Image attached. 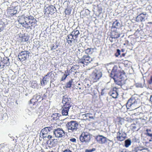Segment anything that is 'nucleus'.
<instances>
[{
  "mask_svg": "<svg viewBox=\"0 0 152 152\" xmlns=\"http://www.w3.org/2000/svg\"><path fill=\"white\" fill-rule=\"evenodd\" d=\"M37 86V82L35 81H33L31 83V86L33 88H35Z\"/></svg>",
  "mask_w": 152,
  "mask_h": 152,
  "instance_id": "nucleus-34",
  "label": "nucleus"
},
{
  "mask_svg": "<svg viewBox=\"0 0 152 152\" xmlns=\"http://www.w3.org/2000/svg\"><path fill=\"white\" fill-rule=\"evenodd\" d=\"M30 53L28 51H21L18 55V57L21 61H23L29 57Z\"/></svg>",
  "mask_w": 152,
  "mask_h": 152,
  "instance_id": "nucleus-11",
  "label": "nucleus"
},
{
  "mask_svg": "<svg viewBox=\"0 0 152 152\" xmlns=\"http://www.w3.org/2000/svg\"><path fill=\"white\" fill-rule=\"evenodd\" d=\"M35 96H34L32 98L29 102V103L31 104H33V106L34 105V104L37 102V100H36L35 98H34Z\"/></svg>",
  "mask_w": 152,
  "mask_h": 152,
  "instance_id": "nucleus-31",
  "label": "nucleus"
},
{
  "mask_svg": "<svg viewBox=\"0 0 152 152\" xmlns=\"http://www.w3.org/2000/svg\"><path fill=\"white\" fill-rule=\"evenodd\" d=\"M95 139L98 143L101 144H105L107 141L113 142L112 140H109L104 136L100 135H97Z\"/></svg>",
  "mask_w": 152,
  "mask_h": 152,
  "instance_id": "nucleus-10",
  "label": "nucleus"
},
{
  "mask_svg": "<svg viewBox=\"0 0 152 152\" xmlns=\"http://www.w3.org/2000/svg\"><path fill=\"white\" fill-rule=\"evenodd\" d=\"M131 127L132 130H135L136 129L137 127L135 124H132L131 125Z\"/></svg>",
  "mask_w": 152,
  "mask_h": 152,
  "instance_id": "nucleus-48",
  "label": "nucleus"
},
{
  "mask_svg": "<svg viewBox=\"0 0 152 152\" xmlns=\"http://www.w3.org/2000/svg\"><path fill=\"white\" fill-rule=\"evenodd\" d=\"M94 50V48H88L85 50V52L88 54H91L93 52Z\"/></svg>",
  "mask_w": 152,
  "mask_h": 152,
  "instance_id": "nucleus-26",
  "label": "nucleus"
},
{
  "mask_svg": "<svg viewBox=\"0 0 152 152\" xmlns=\"http://www.w3.org/2000/svg\"><path fill=\"white\" fill-rule=\"evenodd\" d=\"M3 25L0 24V31H1L3 29Z\"/></svg>",
  "mask_w": 152,
  "mask_h": 152,
  "instance_id": "nucleus-58",
  "label": "nucleus"
},
{
  "mask_svg": "<svg viewBox=\"0 0 152 152\" xmlns=\"http://www.w3.org/2000/svg\"><path fill=\"white\" fill-rule=\"evenodd\" d=\"M139 101L138 100H136L134 99L130 98L126 104V107L127 109L134 110L138 107V105Z\"/></svg>",
  "mask_w": 152,
  "mask_h": 152,
  "instance_id": "nucleus-2",
  "label": "nucleus"
},
{
  "mask_svg": "<svg viewBox=\"0 0 152 152\" xmlns=\"http://www.w3.org/2000/svg\"><path fill=\"white\" fill-rule=\"evenodd\" d=\"M49 81V78L47 77H44L42 80L40 81L42 85L43 84V85H46L47 83Z\"/></svg>",
  "mask_w": 152,
  "mask_h": 152,
  "instance_id": "nucleus-23",
  "label": "nucleus"
},
{
  "mask_svg": "<svg viewBox=\"0 0 152 152\" xmlns=\"http://www.w3.org/2000/svg\"><path fill=\"white\" fill-rule=\"evenodd\" d=\"M92 114L90 113H86L84 115H83L85 116V117H88L89 118L91 119H94V118L93 116H92Z\"/></svg>",
  "mask_w": 152,
  "mask_h": 152,
  "instance_id": "nucleus-33",
  "label": "nucleus"
},
{
  "mask_svg": "<svg viewBox=\"0 0 152 152\" xmlns=\"http://www.w3.org/2000/svg\"><path fill=\"white\" fill-rule=\"evenodd\" d=\"M20 10V6H15L13 9H8L7 10V15L9 17L13 16L18 13Z\"/></svg>",
  "mask_w": 152,
  "mask_h": 152,
  "instance_id": "nucleus-6",
  "label": "nucleus"
},
{
  "mask_svg": "<svg viewBox=\"0 0 152 152\" xmlns=\"http://www.w3.org/2000/svg\"><path fill=\"white\" fill-rule=\"evenodd\" d=\"M135 152H142V147H140L137 148Z\"/></svg>",
  "mask_w": 152,
  "mask_h": 152,
  "instance_id": "nucleus-37",
  "label": "nucleus"
},
{
  "mask_svg": "<svg viewBox=\"0 0 152 152\" xmlns=\"http://www.w3.org/2000/svg\"><path fill=\"white\" fill-rule=\"evenodd\" d=\"M63 152H72L71 151H70L69 149H66L64 150Z\"/></svg>",
  "mask_w": 152,
  "mask_h": 152,
  "instance_id": "nucleus-60",
  "label": "nucleus"
},
{
  "mask_svg": "<svg viewBox=\"0 0 152 152\" xmlns=\"http://www.w3.org/2000/svg\"><path fill=\"white\" fill-rule=\"evenodd\" d=\"M37 20L36 19H33V20L29 21L28 23H26L24 25V27L26 28H31L33 26L35 25V24H36Z\"/></svg>",
  "mask_w": 152,
  "mask_h": 152,
  "instance_id": "nucleus-15",
  "label": "nucleus"
},
{
  "mask_svg": "<svg viewBox=\"0 0 152 152\" xmlns=\"http://www.w3.org/2000/svg\"><path fill=\"white\" fill-rule=\"evenodd\" d=\"M125 151H126L124 150H120L118 152H125Z\"/></svg>",
  "mask_w": 152,
  "mask_h": 152,
  "instance_id": "nucleus-63",
  "label": "nucleus"
},
{
  "mask_svg": "<svg viewBox=\"0 0 152 152\" xmlns=\"http://www.w3.org/2000/svg\"><path fill=\"white\" fill-rule=\"evenodd\" d=\"M120 27V23L116 20L112 24V28H118Z\"/></svg>",
  "mask_w": 152,
  "mask_h": 152,
  "instance_id": "nucleus-22",
  "label": "nucleus"
},
{
  "mask_svg": "<svg viewBox=\"0 0 152 152\" xmlns=\"http://www.w3.org/2000/svg\"><path fill=\"white\" fill-rule=\"evenodd\" d=\"M66 40L67 42L70 45H72V41L71 40L66 39Z\"/></svg>",
  "mask_w": 152,
  "mask_h": 152,
  "instance_id": "nucleus-51",
  "label": "nucleus"
},
{
  "mask_svg": "<svg viewBox=\"0 0 152 152\" xmlns=\"http://www.w3.org/2000/svg\"><path fill=\"white\" fill-rule=\"evenodd\" d=\"M73 80L72 79L70 80L68 82L66 83L65 87L66 88H70L71 87L72 85Z\"/></svg>",
  "mask_w": 152,
  "mask_h": 152,
  "instance_id": "nucleus-27",
  "label": "nucleus"
},
{
  "mask_svg": "<svg viewBox=\"0 0 152 152\" xmlns=\"http://www.w3.org/2000/svg\"><path fill=\"white\" fill-rule=\"evenodd\" d=\"M136 20L137 21H141L142 22V17L141 16L139 15L137 16Z\"/></svg>",
  "mask_w": 152,
  "mask_h": 152,
  "instance_id": "nucleus-38",
  "label": "nucleus"
},
{
  "mask_svg": "<svg viewBox=\"0 0 152 152\" xmlns=\"http://www.w3.org/2000/svg\"><path fill=\"white\" fill-rule=\"evenodd\" d=\"M2 62L1 61L0 62V66L1 67V68H3L6 65L5 64H3Z\"/></svg>",
  "mask_w": 152,
  "mask_h": 152,
  "instance_id": "nucleus-54",
  "label": "nucleus"
},
{
  "mask_svg": "<svg viewBox=\"0 0 152 152\" xmlns=\"http://www.w3.org/2000/svg\"><path fill=\"white\" fill-rule=\"evenodd\" d=\"M69 75V74L68 73V74L65 75V74H64V76L62 77L61 78V80L63 81L67 77V76Z\"/></svg>",
  "mask_w": 152,
  "mask_h": 152,
  "instance_id": "nucleus-46",
  "label": "nucleus"
},
{
  "mask_svg": "<svg viewBox=\"0 0 152 152\" xmlns=\"http://www.w3.org/2000/svg\"><path fill=\"white\" fill-rule=\"evenodd\" d=\"M47 137L49 139H51L52 138V137L50 135H48Z\"/></svg>",
  "mask_w": 152,
  "mask_h": 152,
  "instance_id": "nucleus-61",
  "label": "nucleus"
},
{
  "mask_svg": "<svg viewBox=\"0 0 152 152\" xmlns=\"http://www.w3.org/2000/svg\"><path fill=\"white\" fill-rule=\"evenodd\" d=\"M7 119V115L6 113L1 114V117H0V119L4 120H6Z\"/></svg>",
  "mask_w": 152,
  "mask_h": 152,
  "instance_id": "nucleus-28",
  "label": "nucleus"
},
{
  "mask_svg": "<svg viewBox=\"0 0 152 152\" xmlns=\"http://www.w3.org/2000/svg\"><path fill=\"white\" fill-rule=\"evenodd\" d=\"M131 143V141L129 139H127L125 141V146L126 147H128L129 145H130Z\"/></svg>",
  "mask_w": 152,
  "mask_h": 152,
  "instance_id": "nucleus-25",
  "label": "nucleus"
},
{
  "mask_svg": "<svg viewBox=\"0 0 152 152\" xmlns=\"http://www.w3.org/2000/svg\"><path fill=\"white\" fill-rule=\"evenodd\" d=\"M52 130H53L54 135L56 137H61L65 135V132L62 129L59 128H57L55 129H53Z\"/></svg>",
  "mask_w": 152,
  "mask_h": 152,
  "instance_id": "nucleus-12",
  "label": "nucleus"
},
{
  "mask_svg": "<svg viewBox=\"0 0 152 152\" xmlns=\"http://www.w3.org/2000/svg\"><path fill=\"white\" fill-rule=\"evenodd\" d=\"M45 15L47 16L50 14L51 15L53 14L56 11V9L53 5H50L47 7L45 6L44 8Z\"/></svg>",
  "mask_w": 152,
  "mask_h": 152,
  "instance_id": "nucleus-8",
  "label": "nucleus"
},
{
  "mask_svg": "<svg viewBox=\"0 0 152 152\" xmlns=\"http://www.w3.org/2000/svg\"><path fill=\"white\" fill-rule=\"evenodd\" d=\"M53 127L52 126L45 127L41 130L40 133L47 134L48 132L53 130Z\"/></svg>",
  "mask_w": 152,
  "mask_h": 152,
  "instance_id": "nucleus-18",
  "label": "nucleus"
},
{
  "mask_svg": "<svg viewBox=\"0 0 152 152\" xmlns=\"http://www.w3.org/2000/svg\"><path fill=\"white\" fill-rule=\"evenodd\" d=\"M149 121V118L148 117V114L147 113H145L144 115L143 116V123H145L146 124H147L148 122ZM143 124H144L143 123Z\"/></svg>",
  "mask_w": 152,
  "mask_h": 152,
  "instance_id": "nucleus-20",
  "label": "nucleus"
},
{
  "mask_svg": "<svg viewBox=\"0 0 152 152\" xmlns=\"http://www.w3.org/2000/svg\"><path fill=\"white\" fill-rule=\"evenodd\" d=\"M56 46L54 45H53V46L51 48L52 50H55L58 47V45H56Z\"/></svg>",
  "mask_w": 152,
  "mask_h": 152,
  "instance_id": "nucleus-53",
  "label": "nucleus"
},
{
  "mask_svg": "<svg viewBox=\"0 0 152 152\" xmlns=\"http://www.w3.org/2000/svg\"><path fill=\"white\" fill-rule=\"evenodd\" d=\"M135 86L137 88H142V83H137L135 84Z\"/></svg>",
  "mask_w": 152,
  "mask_h": 152,
  "instance_id": "nucleus-41",
  "label": "nucleus"
},
{
  "mask_svg": "<svg viewBox=\"0 0 152 152\" xmlns=\"http://www.w3.org/2000/svg\"><path fill=\"white\" fill-rule=\"evenodd\" d=\"M111 77H113L115 81L116 84L121 86L125 84L126 79V76L124 73L121 72L118 69L116 66H114L111 71Z\"/></svg>",
  "mask_w": 152,
  "mask_h": 152,
  "instance_id": "nucleus-1",
  "label": "nucleus"
},
{
  "mask_svg": "<svg viewBox=\"0 0 152 152\" xmlns=\"http://www.w3.org/2000/svg\"><path fill=\"white\" fill-rule=\"evenodd\" d=\"M80 83H78L77 85L76 86V88L77 89H81V87L80 86Z\"/></svg>",
  "mask_w": 152,
  "mask_h": 152,
  "instance_id": "nucleus-52",
  "label": "nucleus"
},
{
  "mask_svg": "<svg viewBox=\"0 0 152 152\" xmlns=\"http://www.w3.org/2000/svg\"><path fill=\"white\" fill-rule=\"evenodd\" d=\"M116 90L117 88H113L112 91H110L109 93V94L114 98H117L118 95V92L116 91Z\"/></svg>",
  "mask_w": 152,
  "mask_h": 152,
  "instance_id": "nucleus-16",
  "label": "nucleus"
},
{
  "mask_svg": "<svg viewBox=\"0 0 152 152\" xmlns=\"http://www.w3.org/2000/svg\"><path fill=\"white\" fill-rule=\"evenodd\" d=\"M27 19H28L30 21H32L33 20V19H36L34 18V17L31 16H30L28 17H25Z\"/></svg>",
  "mask_w": 152,
  "mask_h": 152,
  "instance_id": "nucleus-40",
  "label": "nucleus"
},
{
  "mask_svg": "<svg viewBox=\"0 0 152 152\" xmlns=\"http://www.w3.org/2000/svg\"><path fill=\"white\" fill-rule=\"evenodd\" d=\"M120 37V34H118V35L117 37H110L109 38V40L111 42H113L114 41L113 39H115L118 38Z\"/></svg>",
  "mask_w": 152,
  "mask_h": 152,
  "instance_id": "nucleus-35",
  "label": "nucleus"
},
{
  "mask_svg": "<svg viewBox=\"0 0 152 152\" xmlns=\"http://www.w3.org/2000/svg\"><path fill=\"white\" fill-rule=\"evenodd\" d=\"M96 150V149L94 148H93L91 149H86L85 151V152H92L95 151Z\"/></svg>",
  "mask_w": 152,
  "mask_h": 152,
  "instance_id": "nucleus-43",
  "label": "nucleus"
},
{
  "mask_svg": "<svg viewBox=\"0 0 152 152\" xmlns=\"http://www.w3.org/2000/svg\"><path fill=\"white\" fill-rule=\"evenodd\" d=\"M79 139L82 142L88 143L91 139V136L88 133H83L80 135Z\"/></svg>",
  "mask_w": 152,
  "mask_h": 152,
  "instance_id": "nucleus-7",
  "label": "nucleus"
},
{
  "mask_svg": "<svg viewBox=\"0 0 152 152\" xmlns=\"http://www.w3.org/2000/svg\"><path fill=\"white\" fill-rule=\"evenodd\" d=\"M143 152H149L147 148H143Z\"/></svg>",
  "mask_w": 152,
  "mask_h": 152,
  "instance_id": "nucleus-56",
  "label": "nucleus"
},
{
  "mask_svg": "<svg viewBox=\"0 0 152 152\" xmlns=\"http://www.w3.org/2000/svg\"><path fill=\"white\" fill-rule=\"evenodd\" d=\"M64 1L65 3H67V7H68L69 5L71 0H63Z\"/></svg>",
  "mask_w": 152,
  "mask_h": 152,
  "instance_id": "nucleus-50",
  "label": "nucleus"
},
{
  "mask_svg": "<svg viewBox=\"0 0 152 152\" xmlns=\"http://www.w3.org/2000/svg\"><path fill=\"white\" fill-rule=\"evenodd\" d=\"M145 125L143 124V133L145 137L150 138L149 141H152V131Z\"/></svg>",
  "mask_w": 152,
  "mask_h": 152,
  "instance_id": "nucleus-5",
  "label": "nucleus"
},
{
  "mask_svg": "<svg viewBox=\"0 0 152 152\" xmlns=\"http://www.w3.org/2000/svg\"><path fill=\"white\" fill-rule=\"evenodd\" d=\"M67 37L68 39L72 40L73 39L74 40V37L71 34L68 35Z\"/></svg>",
  "mask_w": 152,
  "mask_h": 152,
  "instance_id": "nucleus-44",
  "label": "nucleus"
},
{
  "mask_svg": "<svg viewBox=\"0 0 152 152\" xmlns=\"http://www.w3.org/2000/svg\"><path fill=\"white\" fill-rule=\"evenodd\" d=\"M30 20H29L28 19H26V18L25 17H24V22L25 23H28L29 21Z\"/></svg>",
  "mask_w": 152,
  "mask_h": 152,
  "instance_id": "nucleus-57",
  "label": "nucleus"
},
{
  "mask_svg": "<svg viewBox=\"0 0 152 152\" xmlns=\"http://www.w3.org/2000/svg\"><path fill=\"white\" fill-rule=\"evenodd\" d=\"M29 39V37L28 36H23L22 37L21 40L22 42H27Z\"/></svg>",
  "mask_w": 152,
  "mask_h": 152,
  "instance_id": "nucleus-32",
  "label": "nucleus"
},
{
  "mask_svg": "<svg viewBox=\"0 0 152 152\" xmlns=\"http://www.w3.org/2000/svg\"><path fill=\"white\" fill-rule=\"evenodd\" d=\"M28 109H29L30 110H31V111H34V112L35 111V108H34V107H31L30 108H29Z\"/></svg>",
  "mask_w": 152,
  "mask_h": 152,
  "instance_id": "nucleus-55",
  "label": "nucleus"
},
{
  "mask_svg": "<svg viewBox=\"0 0 152 152\" xmlns=\"http://www.w3.org/2000/svg\"><path fill=\"white\" fill-rule=\"evenodd\" d=\"M54 76V75L52 72H48L45 76V77H50L51 79Z\"/></svg>",
  "mask_w": 152,
  "mask_h": 152,
  "instance_id": "nucleus-29",
  "label": "nucleus"
},
{
  "mask_svg": "<svg viewBox=\"0 0 152 152\" xmlns=\"http://www.w3.org/2000/svg\"><path fill=\"white\" fill-rule=\"evenodd\" d=\"M62 103L63 106L71 107L72 104L71 99L69 96L66 95L63 96Z\"/></svg>",
  "mask_w": 152,
  "mask_h": 152,
  "instance_id": "nucleus-13",
  "label": "nucleus"
},
{
  "mask_svg": "<svg viewBox=\"0 0 152 152\" xmlns=\"http://www.w3.org/2000/svg\"><path fill=\"white\" fill-rule=\"evenodd\" d=\"M1 61L3 64H4L6 66H9L10 64L9 58L7 57H5L3 58H1Z\"/></svg>",
  "mask_w": 152,
  "mask_h": 152,
  "instance_id": "nucleus-19",
  "label": "nucleus"
},
{
  "mask_svg": "<svg viewBox=\"0 0 152 152\" xmlns=\"http://www.w3.org/2000/svg\"><path fill=\"white\" fill-rule=\"evenodd\" d=\"M44 134L42 133H40V136L41 137H42V138H44L47 137V134Z\"/></svg>",
  "mask_w": 152,
  "mask_h": 152,
  "instance_id": "nucleus-42",
  "label": "nucleus"
},
{
  "mask_svg": "<svg viewBox=\"0 0 152 152\" xmlns=\"http://www.w3.org/2000/svg\"><path fill=\"white\" fill-rule=\"evenodd\" d=\"M29 109H27L26 110V113L29 115H31L33 113H34V111H31Z\"/></svg>",
  "mask_w": 152,
  "mask_h": 152,
  "instance_id": "nucleus-39",
  "label": "nucleus"
},
{
  "mask_svg": "<svg viewBox=\"0 0 152 152\" xmlns=\"http://www.w3.org/2000/svg\"><path fill=\"white\" fill-rule=\"evenodd\" d=\"M71 10L69 9H66L65 10V13L66 15H69L71 13Z\"/></svg>",
  "mask_w": 152,
  "mask_h": 152,
  "instance_id": "nucleus-45",
  "label": "nucleus"
},
{
  "mask_svg": "<svg viewBox=\"0 0 152 152\" xmlns=\"http://www.w3.org/2000/svg\"><path fill=\"white\" fill-rule=\"evenodd\" d=\"M120 50L118 49L117 50V52L115 53V56L116 57H118L119 55H120Z\"/></svg>",
  "mask_w": 152,
  "mask_h": 152,
  "instance_id": "nucleus-47",
  "label": "nucleus"
},
{
  "mask_svg": "<svg viewBox=\"0 0 152 152\" xmlns=\"http://www.w3.org/2000/svg\"><path fill=\"white\" fill-rule=\"evenodd\" d=\"M35 99L36 100H37V102L38 101H39L40 102L41 100H42L43 99V98L41 99V96L40 95H36V96L35 97Z\"/></svg>",
  "mask_w": 152,
  "mask_h": 152,
  "instance_id": "nucleus-30",
  "label": "nucleus"
},
{
  "mask_svg": "<svg viewBox=\"0 0 152 152\" xmlns=\"http://www.w3.org/2000/svg\"><path fill=\"white\" fill-rule=\"evenodd\" d=\"M78 66L77 65H75L73 66L71 68V69L74 70H76L77 69H78Z\"/></svg>",
  "mask_w": 152,
  "mask_h": 152,
  "instance_id": "nucleus-49",
  "label": "nucleus"
},
{
  "mask_svg": "<svg viewBox=\"0 0 152 152\" xmlns=\"http://www.w3.org/2000/svg\"><path fill=\"white\" fill-rule=\"evenodd\" d=\"M19 23L21 24L24 27V25L25 24L24 22V17H21L18 20Z\"/></svg>",
  "mask_w": 152,
  "mask_h": 152,
  "instance_id": "nucleus-24",
  "label": "nucleus"
},
{
  "mask_svg": "<svg viewBox=\"0 0 152 152\" xmlns=\"http://www.w3.org/2000/svg\"><path fill=\"white\" fill-rule=\"evenodd\" d=\"M71 34L74 37V40H77V39L78 37V35L80 34L79 31L78 30H74L72 32Z\"/></svg>",
  "mask_w": 152,
  "mask_h": 152,
  "instance_id": "nucleus-21",
  "label": "nucleus"
},
{
  "mask_svg": "<svg viewBox=\"0 0 152 152\" xmlns=\"http://www.w3.org/2000/svg\"><path fill=\"white\" fill-rule=\"evenodd\" d=\"M102 76L101 71L99 70L95 69L92 72L91 75V77L93 82H95L98 81Z\"/></svg>",
  "mask_w": 152,
  "mask_h": 152,
  "instance_id": "nucleus-4",
  "label": "nucleus"
},
{
  "mask_svg": "<svg viewBox=\"0 0 152 152\" xmlns=\"http://www.w3.org/2000/svg\"><path fill=\"white\" fill-rule=\"evenodd\" d=\"M126 134L123 130V129H119V131L117 133L116 138L120 141H122L126 138Z\"/></svg>",
  "mask_w": 152,
  "mask_h": 152,
  "instance_id": "nucleus-9",
  "label": "nucleus"
},
{
  "mask_svg": "<svg viewBox=\"0 0 152 152\" xmlns=\"http://www.w3.org/2000/svg\"><path fill=\"white\" fill-rule=\"evenodd\" d=\"M143 15H145L146 16V19H147V16H148V15H147L146 14H144V13L143 14Z\"/></svg>",
  "mask_w": 152,
  "mask_h": 152,
  "instance_id": "nucleus-64",
  "label": "nucleus"
},
{
  "mask_svg": "<svg viewBox=\"0 0 152 152\" xmlns=\"http://www.w3.org/2000/svg\"><path fill=\"white\" fill-rule=\"evenodd\" d=\"M92 60V58L90 57L89 56L84 55L81 59H80L79 62L85 64V63L88 64L90 63Z\"/></svg>",
  "mask_w": 152,
  "mask_h": 152,
  "instance_id": "nucleus-14",
  "label": "nucleus"
},
{
  "mask_svg": "<svg viewBox=\"0 0 152 152\" xmlns=\"http://www.w3.org/2000/svg\"><path fill=\"white\" fill-rule=\"evenodd\" d=\"M78 124L76 121H72L68 122L66 124V127L69 132H72L77 130Z\"/></svg>",
  "mask_w": 152,
  "mask_h": 152,
  "instance_id": "nucleus-3",
  "label": "nucleus"
},
{
  "mask_svg": "<svg viewBox=\"0 0 152 152\" xmlns=\"http://www.w3.org/2000/svg\"><path fill=\"white\" fill-rule=\"evenodd\" d=\"M70 107L63 106L62 108V113L63 115H67L68 114L69 110Z\"/></svg>",
  "mask_w": 152,
  "mask_h": 152,
  "instance_id": "nucleus-17",
  "label": "nucleus"
},
{
  "mask_svg": "<svg viewBox=\"0 0 152 152\" xmlns=\"http://www.w3.org/2000/svg\"><path fill=\"white\" fill-rule=\"evenodd\" d=\"M70 141L72 142H75L76 140L75 138H73L70 139Z\"/></svg>",
  "mask_w": 152,
  "mask_h": 152,
  "instance_id": "nucleus-59",
  "label": "nucleus"
},
{
  "mask_svg": "<svg viewBox=\"0 0 152 152\" xmlns=\"http://www.w3.org/2000/svg\"><path fill=\"white\" fill-rule=\"evenodd\" d=\"M52 117L53 120L56 121L58 119V117H57V115L56 113L52 114Z\"/></svg>",
  "mask_w": 152,
  "mask_h": 152,
  "instance_id": "nucleus-36",
  "label": "nucleus"
},
{
  "mask_svg": "<svg viewBox=\"0 0 152 152\" xmlns=\"http://www.w3.org/2000/svg\"><path fill=\"white\" fill-rule=\"evenodd\" d=\"M57 115V117H58V119H59V117L61 116V115L59 113H56Z\"/></svg>",
  "mask_w": 152,
  "mask_h": 152,
  "instance_id": "nucleus-62",
  "label": "nucleus"
}]
</instances>
